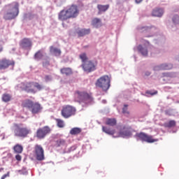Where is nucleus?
<instances>
[{
  "label": "nucleus",
  "instance_id": "37",
  "mask_svg": "<svg viewBox=\"0 0 179 179\" xmlns=\"http://www.w3.org/2000/svg\"><path fill=\"white\" fill-rule=\"evenodd\" d=\"M52 78L51 76H45V82H50V80H52Z\"/></svg>",
  "mask_w": 179,
  "mask_h": 179
},
{
  "label": "nucleus",
  "instance_id": "27",
  "mask_svg": "<svg viewBox=\"0 0 179 179\" xmlns=\"http://www.w3.org/2000/svg\"><path fill=\"white\" fill-rule=\"evenodd\" d=\"M13 150L15 153H22V152H23V146H22V145L20 144H16L13 147Z\"/></svg>",
  "mask_w": 179,
  "mask_h": 179
},
{
  "label": "nucleus",
  "instance_id": "39",
  "mask_svg": "<svg viewBox=\"0 0 179 179\" xmlns=\"http://www.w3.org/2000/svg\"><path fill=\"white\" fill-rule=\"evenodd\" d=\"M9 176H10V173L8 172L6 174L3 175V176H1V179H5V178H6L7 177H9Z\"/></svg>",
  "mask_w": 179,
  "mask_h": 179
},
{
  "label": "nucleus",
  "instance_id": "25",
  "mask_svg": "<svg viewBox=\"0 0 179 179\" xmlns=\"http://www.w3.org/2000/svg\"><path fill=\"white\" fill-rule=\"evenodd\" d=\"M92 24L94 27H100L101 26V20L100 18H94L92 21Z\"/></svg>",
  "mask_w": 179,
  "mask_h": 179
},
{
  "label": "nucleus",
  "instance_id": "10",
  "mask_svg": "<svg viewBox=\"0 0 179 179\" xmlns=\"http://www.w3.org/2000/svg\"><path fill=\"white\" fill-rule=\"evenodd\" d=\"M136 137L142 141V142H147V143H154V142L159 141V139L153 138V136L143 132L137 133Z\"/></svg>",
  "mask_w": 179,
  "mask_h": 179
},
{
  "label": "nucleus",
  "instance_id": "36",
  "mask_svg": "<svg viewBox=\"0 0 179 179\" xmlns=\"http://www.w3.org/2000/svg\"><path fill=\"white\" fill-rule=\"evenodd\" d=\"M147 94H150L151 96H155V94H157V91H148Z\"/></svg>",
  "mask_w": 179,
  "mask_h": 179
},
{
  "label": "nucleus",
  "instance_id": "8",
  "mask_svg": "<svg viewBox=\"0 0 179 179\" xmlns=\"http://www.w3.org/2000/svg\"><path fill=\"white\" fill-rule=\"evenodd\" d=\"M110 83H111L110 77L108 76H103L96 80L95 85L98 87H101L104 92H107L110 89Z\"/></svg>",
  "mask_w": 179,
  "mask_h": 179
},
{
  "label": "nucleus",
  "instance_id": "3",
  "mask_svg": "<svg viewBox=\"0 0 179 179\" xmlns=\"http://www.w3.org/2000/svg\"><path fill=\"white\" fill-rule=\"evenodd\" d=\"M13 130L15 136L22 138V139L27 138L31 134V130L29 127L23 126V124H14Z\"/></svg>",
  "mask_w": 179,
  "mask_h": 179
},
{
  "label": "nucleus",
  "instance_id": "24",
  "mask_svg": "<svg viewBox=\"0 0 179 179\" xmlns=\"http://www.w3.org/2000/svg\"><path fill=\"white\" fill-rule=\"evenodd\" d=\"M90 34V29H83L78 31V34L79 37H83V36H86V34Z\"/></svg>",
  "mask_w": 179,
  "mask_h": 179
},
{
  "label": "nucleus",
  "instance_id": "15",
  "mask_svg": "<svg viewBox=\"0 0 179 179\" xmlns=\"http://www.w3.org/2000/svg\"><path fill=\"white\" fill-rule=\"evenodd\" d=\"M20 46L24 50H27V48H30V47H31V41L30 38H24L20 41Z\"/></svg>",
  "mask_w": 179,
  "mask_h": 179
},
{
  "label": "nucleus",
  "instance_id": "21",
  "mask_svg": "<svg viewBox=\"0 0 179 179\" xmlns=\"http://www.w3.org/2000/svg\"><path fill=\"white\" fill-rule=\"evenodd\" d=\"M1 100L4 103H9V101H10V100H12V95H10V94H8V93L3 94Z\"/></svg>",
  "mask_w": 179,
  "mask_h": 179
},
{
  "label": "nucleus",
  "instance_id": "13",
  "mask_svg": "<svg viewBox=\"0 0 179 179\" xmlns=\"http://www.w3.org/2000/svg\"><path fill=\"white\" fill-rule=\"evenodd\" d=\"M82 68L85 72L89 73L93 72V71H96V64L92 61H88L82 64Z\"/></svg>",
  "mask_w": 179,
  "mask_h": 179
},
{
  "label": "nucleus",
  "instance_id": "14",
  "mask_svg": "<svg viewBox=\"0 0 179 179\" xmlns=\"http://www.w3.org/2000/svg\"><path fill=\"white\" fill-rule=\"evenodd\" d=\"M9 66H15V62L6 59H0V69H6Z\"/></svg>",
  "mask_w": 179,
  "mask_h": 179
},
{
  "label": "nucleus",
  "instance_id": "2",
  "mask_svg": "<svg viewBox=\"0 0 179 179\" xmlns=\"http://www.w3.org/2000/svg\"><path fill=\"white\" fill-rule=\"evenodd\" d=\"M6 13L4 14V19L6 20H12L19 15V3L13 2L6 5L4 8Z\"/></svg>",
  "mask_w": 179,
  "mask_h": 179
},
{
  "label": "nucleus",
  "instance_id": "17",
  "mask_svg": "<svg viewBox=\"0 0 179 179\" xmlns=\"http://www.w3.org/2000/svg\"><path fill=\"white\" fill-rule=\"evenodd\" d=\"M164 13V10L162 8H155L152 12V16L155 17H162Z\"/></svg>",
  "mask_w": 179,
  "mask_h": 179
},
{
  "label": "nucleus",
  "instance_id": "9",
  "mask_svg": "<svg viewBox=\"0 0 179 179\" xmlns=\"http://www.w3.org/2000/svg\"><path fill=\"white\" fill-rule=\"evenodd\" d=\"M61 115L63 118H71V117H73V115H76V108L67 105L62 108L61 110Z\"/></svg>",
  "mask_w": 179,
  "mask_h": 179
},
{
  "label": "nucleus",
  "instance_id": "29",
  "mask_svg": "<svg viewBox=\"0 0 179 179\" xmlns=\"http://www.w3.org/2000/svg\"><path fill=\"white\" fill-rule=\"evenodd\" d=\"M65 145V140L64 139H58L56 141V146H57V148H59V146H64Z\"/></svg>",
  "mask_w": 179,
  "mask_h": 179
},
{
  "label": "nucleus",
  "instance_id": "11",
  "mask_svg": "<svg viewBox=\"0 0 179 179\" xmlns=\"http://www.w3.org/2000/svg\"><path fill=\"white\" fill-rule=\"evenodd\" d=\"M34 153L36 160L38 162H43L45 160V157L44 155V148L41 145L36 144L34 148Z\"/></svg>",
  "mask_w": 179,
  "mask_h": 179
},
{
  "label": "nucleus",
  "instance_id": "23",
  "mask_svg": "<svg viewBox=\"0 0 179 179\" xmlns=\"http://www.w3.org/2000/svg\"><path fill=\"white\" fill-rule=\"evenodd\" d=\"M50 52H52V54H54V55H55V57H59V55H61V50H59L57 48H55L54 46H51L50 47Z\"/></svg>",
  "mask_w": 179,
  "mask_h": 179
},
{
  "label": "nucleus",
  "instance_id": "19",
  "mask_svg": "<svg viewBox=\"0 0 179 179\" xmlns=\"http://www.w3.org/2000/svg\"><path fill=\"white\" fill-rule=\"evenodd\" d=\"M108 8H110V5H101V4H98L97 5V9L99 10L98 14L101 15L102 12H106Z\"/></svg>",
  "mask_w": 179,
  "mask_h": 179
},
{
  "label": "nucleus",
  "instance_id": "1",
  "mask_svg": "<svg viewBox=\"0 0 179 179\" xmlns=\"http://www.w3.org/2000/svg\"><path fill=\"white\" fill-rule=\"evenodd\" d=\"M79 15V8L78 6L71 5L67 10H62L58 14V19L62 22L68 19H75Z\"/></svg>",
  "mask_w": 179,
  "mask_h": 179
},
{
  "label": "nucleus",
  "instance_id": "6",
  "mask_svg": "<svg viewBox=\"0 0 179 179\" xmlns=\"http://www.w3.org/2000/svg\"><path fill=\"white\" fill-rule=\"evenodd\" d=\"M120 127H116L115 129H110L106 127L102 126V131L103 132H105V134H107L108 135H115V138H120L121 136L122 138H125V136H131L132 133L130 131H124L119 132H117V131H119Z\"/></svg>",
  "mask_w": 179,
  "mask_h": 179
},
{
  "label": "nucleus",
  "instance_id": "35",
  "mask_svg": "<svg viewBox=\"0 0 179 179\" xmlns=\"http://www.w3.org/2000/svg\"><path fill=\"white\" fill-rule=\"evenodd\" d=\"M173 23H178L179 22V16L176 15L175 17H173Z\"/></svg>",
  "mask_w": 179,
  "mask_h": 179
},
{
  "label": "nucleus",
  "instance_id": "31",
  "mask_svg": "<svg viewBox=\"0 0 179 179\" xmlns=\"http://www.w3.org/2000/svg\"><path fill=\"white\" fill-rule=\"evenodd\" d=\"M80 58L81 61L85 64V62H87V56L86 55V53H82L80 55Z\"/></svg>",
  "mask_w": 179,
  "mask_h": 179
},
{
  "label": "nucleus",
  "instance_id": "34",
  "mask_svg": "<svg viewBox=\"0 0 179 179\" xmlns=\"http://www.w3.org/2000/svg\"><path fill=\"white\" fill-rule=\"evenodd\" d=\"M149 27H139L138 30H140L141 31V33H143V31H148V30H149Z\"/></svg>",
  "mask_w": 179,
  "mask_h": 179
},
{
  "label": "nucleus",
  "instance_id": "16",
  "mask_svg": "<svg viewBox=\"0 0 179 179\" xmlns=\"http://www.w3.org/2000/svg\"><path fill=\"white\" fill-rule=\"evenodd\" d=\"M170 69H173V64H162L154 67V71H170Z\"/></svg>",
  "mask_w": 179,
  "mask_h": 179
},
{
  "label": "nucleus",
  "instance_id": "30",
  "mask_svg": "<svg viewBox=\"0 0 179 179\" xmlns=\"http://www.w3.org/2000/svg\"><path fill=\"white\" fill-rule=\"evenodd\" d=\"M43 52L41 50H38L34 55V58L36 59H41L43 58Z\"/></svg>",
  "mask_w": 179,
  "mask_h": 179
},
{
  "label": "nucleus",
  "instance_id": "43",
  "mask_svg": "<svg viewBox=\"0 0 179 179\" xmlns=\"http://www.w3.org/2000/svg\"><path fill=\"white\" fill-rule=\"evenodd\" d=\"M178 103H179V101H178Z\"/></svg>",
  "mask_w": 179,
  "mask_h": 179
},
{
  "label": "nucleus",
  "instance_id": "12",
  "mask_svg": "<svg viewBox=\"0 0 179 179\" xmlns=\"http://www.w3.org/2000/svg\"><path fill=\"white\" fill-rule=\"evenodd\" d=\"M50 133L51 128L48 126H45L37 129L36 136L38 139H44Z\"/></svg>",
  "mask_w": 179,
  "mask_h": 179
},
{
  "label": "nucleus",
  "instance_id": "40",
  "mask_svg": "<svg viewBox=\"0 0 179 179\" xmlns=\"http://www.w3.org/2000/svg\"><path fill=\"white\" fill-rule=\"evenodd\" d=\"M3 51V45L0 43V52H2Z\"/></svg>",
  "mask_w": 179,
  "mask_h": 179
},
{
  "label": "nucleus",
  "instance_id": "7",
  "mask_svg": "<svg viewBox=\"0 0 179 179\" xmlns=\"http://www.w3.org/2000/svg\"><path fill=\"white\" fill-rule=\"evenodd\" d=\"M22 85L23 90L27 92V93H32L33 94L37 92V91L34 90V87H36V89H37V90L39 91L43 90V89H44V87L37 82H28L25 83H22Z\"/></svg>",
  "mask_w": 179,
  "mask_h": 179
},
{
  "label": "nucleus",
  "instance_id": "18",
  "mask_svg": "<svg viewBox=\"0 0 179 179\" xmlns=\"http://www.w3.org/2000/svg\"><path fill=\"white\" fill-rule=\"evenodd\" d=\"M60 73L62 75H65L66 76H70V75H72L73 72L72 71V69L69 67H64L60 69Z\"/></svg>",
  "mask_w": 179,
  "mask_h": 179
},
{
  "label": "nucleus",
  "instance_id": "42",
  "mask_svg": "<svg viewBox=\"0 0 179 179\" xmlns=\"http://www.w3.org/2000/svg\"><path fill=\"white\" fill-rule=\"evenodd\" d=\"M150 72H149V71L145 72V76H150Z\"/></svg>",
  "mask_w": 179,
  "mask_h": 179
},
{
  "label": "nucleus",
  "instance_id": "41",
  "mask_svg": "<svg viewBox=\"0 0 179 179\" xmlns=\"http://www.w3.org/2000/svg\"><path fill=\"white\" fill-rule=\"evenodd\" d=\"M143 0H135L136 3H141Z\"/></svg>",
  "mask_w": 179,
  "mask_h": 179
},
{
  "label": "nucleus",
  "instance_id": "38",
  "mask_svg": "<svg viewBox=\"0 0 179 179\" xmlns=\"http://www.w3.org/2000/svg\"><path fill=\"white\" fill-rule=\"evenodd\" d=\"M15 159L17 160V162H20L22 160V156H20V155H17L15 156Z\"/></svg>",
  "mask_w": 179,
  "mask_h": 179
},
{
  "label": "nucleus",
  "instance_id": "32",
  "mask_svg": "<svg viewBox=\"0 0 179 179\" xmlns=\"http://www.w3.org/2000/svg\"><path fill=\"white\" fill-rule=\"evenodd\" d=\"M56 121L57 123V127H59V128H64V120L61 119H56Z\"/></svg>",
  "mask_w": 179,
  "mask_h": 179
},
{
  "label": "nucleus",
  "instance_id": "4",
  "mask_svg": "<svg viewBox=\"0 0 179 179\" xmlns=\"http://www.w3.org/2000/svg\"><path fill=\"white\" fill-rule=\"evenodd\" d=\"M22 107L23 108H27L31 112V114H40L43 110V106L38 102H34L30 99H27L22 102Z\"/></svg>",
  "mask_w": 179,
  "mask_h": 179
},
{
  "label": "nucleus",
  "instance_id": "5",
  "mask_svg": "<svg viewBox=\"0 0 179 179\" xmlns=\"http://www.w3.org/2000/svg\"><path fill=\"white\" fill-rule=\"evenodd\" d=\"M76 101L78 103H84L85 104H90L93 101L92 93H88L86 91H76L74 94Z\"/></svg>",
  "mask_w": 179,
  "mask_h": 179
},
{
  "label": "nucleus",
  "instance_id": "26",
  "mask_svg": "<svg viewBox=\"0 0 179 179\" xmlns=\"http://www.w3.org/2000/svg\"><path fill=\"white\" fill-rule=\"evenodd\" d=\"M82 132V129L79 127H74L72 128L70 131L71 135H79Z\"/></svg>",
  "mask_w": 179,
  "mask_h": 179
},
{
  "label": "nucleus",
  "instance_id": "22",
  "mask_svg": "<svg viewBox=\"0 0 179 179\" xmlns=\"http://www.w3.org/2000/svg\"><path fill=\"white\" fill-rule=\"evenodd\" d=\"M138 51L139 52H141V54H142V55H143L144 57H147L148 56V49L143 48V46H142V45H139L137 47Z\"/></svg>",
  "mask_w": 179,
  "mask_h": 179
},
{
  "label": "nucleus",
  "instance_id": "28",
  "mask_svg": "<svg viewBox=\"0 0 179 179\" xmlns=\"http://www.w3.org/2000/svg\"><path fill=\"white\" fill-rule=\"evenodd\" d=\"M176 120H170L169 122L164 123V127L165 128H173V127L176 126Z\"/></svg>",
  "mask_w": 179,
  "mask_h": 179
},
{
  "label": "nucleus",
  "instance_id": "33",
  "mask_svg": "<svg viewBox=\"0 0 179 179\" xmlns=\"http://www.w3.org/2000/svg\"><path fill=\"white\" fill-rule=\"evenodd\" d=\"M122 113L125 115H129V111H128V105H124L122 108Z\"/></svg>",
  "mask_w": 179,
  "mask_h": 179
},
{
  "label": "nucleus",
  "instance_id": "20",
  "mask_svg": "<svg viewBox=\"0 0 179 179\" xmlns=\"http://www.w3.org/2000/svg\"><path fill=\"white\" fill-rule=\"evenodd\" d=\"M105 124L109 127H115L117 125V120L115 118H107Z\"/></svg>",
  "mask_w": 179,
  "mask_h": 179
}]
</instances>
